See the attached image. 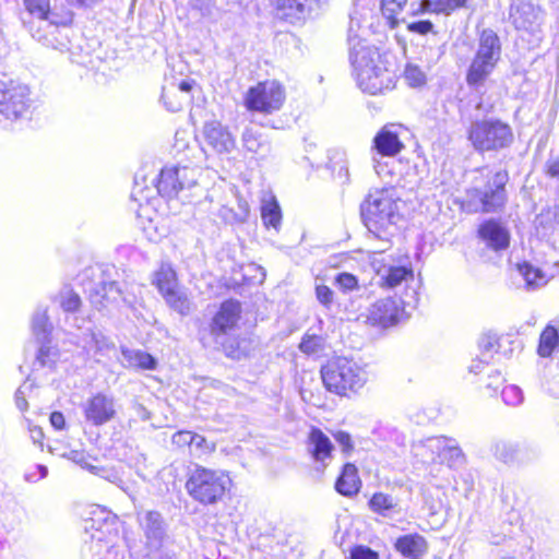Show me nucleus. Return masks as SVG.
<instances>
[{
	"label": "nucleus",
	"mask_w": 559,
	"mask_h": 559,
	"mask_svg": "<svg viewBox=\"0 0 559 559\" xmlns=\"http://www.w3.org/2000/svg\"><path fill=\"white\" fill-rule=\"evenodd\" d=\"M350 16L348 29L349 60L358 86L365 93L376 95L394 86V75L381 62L377 48L369 46L355 32Z\"/></svg>",
	"instance_id": "f257e3e1"
},
{
	"label": "nucleus",
	"mask_w": 559,
	"mask_h": 559,
	"mask_svg": "<svg viewBox=\"0 0 559 559\" xmlns=\"http://www.w3.org/2000/svg\"><path fill=\"white\" fill-rule=\"evenodd\" d=\"M400 200L389 189L370 191L360 205L364 225L374 238L381 240L385 250L392 237L397 233V224L402 218Z\"/></svg>",
	"instance_id": "f03ea898"
},
{
	"label": "nucleus",
	"mask_w": 559,
	"mask_h": 559,
	"mask_svg": "<svg viewBox=\"0 0 559 559\" xmlns=\"http://www.w3.org/2000/svg\"><path fill=\"white\" fill-rule=\"evenodd\" d=\"M199 175L200 168L195 166H166L160 170L155 186L148 187L145 185V178H140L136 174L131 199L139 203L140 209H143L154 199L155 193L169 199L179 197L180 193H185L197 185Z\"/></svg>",
	"instance_id": "7ed1b4c3"
},
{
	"label": "nucleus",
	"mask_w": 559,
	"mask_h": 559,
	"mask_svg": "<svg viewBox=\"0 0 559 559\" xmlns=\"http://www.w3.org/2000/svg\"><path fill=\"white\" fill-rule=\"evenodd\" d=\"M321 378L328 391L347 395L356 393L368 381V372L364 366L347 357H336L328 361L321 369Z\"/></svg>",
	"instance_id": "20e7f679"
},
{
	"label": "nucleus",
	"mask_w": 559,
	"mask_h": 559,
	"mask_svg": "<svg viewBox=\"0 0 559 559\" xmlns=\"http://www.w3.org/2000/svg\"><path fill=\"white\" fill-rule=\"evenodd\" d=\"M231 487V479L223 469L197 465L186 481L188 495L202 506H213L221 501Z\"/></svg>",
	"instance_id": "39448f33"
},
{
	"label": "nucleus",
	"mask_w": 559,
	"mask_h": 559,
	"mask_svg": "<svg viewBox=\"0 0 559 559\" xmlns=\"http://www.w3.org/2000/svg\"><path fill=\"white\" fill-rule=\"evenodd\" d=\"M501 41L497 33L490 28L479 34L477 47L466 72V83L469 87H483L493 73L501 58Z\"/></svg>",
	"instance_id": "423d86ee"
},
{
	"label": "nucleus",
	"mask_w": 559,
	"mask_h": 559,
	"mask_svg": "<svg viewBox=\"0 0 559 559\" xmlns=\"http://www.w3.org/2000/svg\"><path fill=\"white\" fill-rule=\"evenodd\" d=\"M467 139L475 151L484 153L510 146L513 132L507 122L489 118L473 121L467 129Z\"/></svg>",
	"instance_id": "0eeeda50"
},
{
	"label": "nucleus",
	"mask_w": 559,
	"mask_h": 559,
	"mask_svg": "<svg viewBox=\"0 0 559 559\" xmlns=\"http://www.w3.org/2000/svg\"><path fill=\"white\" fill-rule=\"evenodd\" d=\"M285 98V88L281 83L264 81L248 90L245 105L248 110L271 115L283 107Z\"/></svg>",
	"instance_id": "6e6552de"
},
{
	"label": "nucleus",
	"mask_w": 559,
	"mask_h": 559,
	"mask_svg": "<svg viewBox=\"0 0 559 559\" xmlns=\"http://www.w3.org/2000/svg\"><path fill=\"white\" fill-rule=\"evenodd\" d=\"M416 292L412 289V294L395 299L385 297L378 299L369 308L368 321L371 325L380 328H389L396 324L404 314V308L415 307L417 304Z\"/></svg>",
	"instance_id": "1a4fd4ad"
},
{
	"label": "nucleus",
	"mask_w": 559,
	"mask_h": 559,
	"mask_svg": "<svg viewBox=\"0 0 559 559\" xmlns=\"http://www.w3.org/2000/svg\"><path fill=\"white\" fill-rule=\"evenodd\" d=\"M31 104V92L27 85L10 81L1 87L0 115L7 120L15 121L26 118Z\"/></svg>",
	"instance_id": "9d476101"
},
{
	"label": "nucleus",
	"mask_w": 559,
	"mask_h": 559,
	"mask_svg": "<svg viewBox=\"0 0 559 559\" xmlns=\"http://www.w3.org/2000/svg\"><path fill=\"white\" fill-rule=\"evenodd\" d=\"M509 19L518 31L530 37L528 40L533 45H538L543 40L544 12L539 8L530 2L512 3Z\"/></svg>",
	"instance_id": "9b49d317"
},
{
	"label": "nucleus",
	"mask_w": 559,
	"mask_h": 559,
	"mask_svg": "<svg viewBox=\"0 0 559 559\" xmlns=\"http://www.w3.org/2000/svg\"><path fill=\"white\" fill-rule=\"evenodd\" d=\"M121 523L117 515L106 510L93 513V516L85 520V542L115 545L120 535Z\"/></svg>",
	"instance_id": "f8f14e48"
},
{
	"label": "nucleus",
	"mask_w": 559,
	"mask_h": 559,
	"mask_svg": "<svg viewBox=\"0 0 559 559\" xmlns=\"http://www.w3.org/2000/svg\"><path fill=\"white\" fill-rule=\"evenodd\" d=\"M508 180V173L501 170L493 175L485 191L475 190L474 194L479 200V205L474 211L484 213L500 211L507 201L506 185Z\"/></svg>",
	"instance_id": "ddd939ff"
},
{
	"label": "nucleus",
	"mask_w": 559,
	"mask_h": 559,
	"mask_svg": "<svg viewBox=\"0 0 559 559\" xmlns=\"http://www.w3.org/2000/svg\"><path fill=\"white\" fill-rule=\"evenodd\" d=\"M240 313L241 306L239 301L229 299L222 302L210 323V333L216 344L224 346L225 337L237 328Z\"/></svg>",
	"instance_id": "4468645a"
},
{
	"label": "nucleus",
	"mask_w": 559,
	"mask_h": 559,
	"mask_svg": "<svg viewBox=\"0 0 559 559\" xmlns=\"http://www.w3.org/2000/svg\"><path fill=\"white\" fill-rule=\"evenodd\" d=\"M84 418L94 426H102L116 416V402L110 395L97 393L88 397L83 404Z\"/></svg>",
	"instance_id": "2eb2a0df"
},
{
	"label": "nucleus",
	"mask_w": 559,
	"mask_h": 559,
	"mask_svg": "<svg viewBox=\"0 0 559 559\" xmlns=\"http://www.w3.org/2000/svg\"><path fill=\"white\" fill-rule=\"evenodd\" d=\"M241 144L245 152L258 163L266 160L272 155V145L267 136L252 124L245 127Z\"/></svg>",
	"instance_id": "dca6fc26"
},
{
	"label": "nucleus",
	"mask_w": 559,
	"mask_h": 559,
	"mask_svg": "<svg viewBox=\"0 0 559 559\" xmlns=\"http://www.w3.org/2000/svg\"><path fill=\"white\" fill-rule=\"evenodd\" d=\"M478 237L493 251L506 250L510 245V233L496 219L485 221L478 228Z\"/></svg>",
	"instance_id": "f3484780"
},
{
	"label": "nucleus",
	"mask_w": 559,
	"mask_h": 559,
	"mask_svg": "<svg viewBox=\"0 0 559 559\" xmlns=\"http://www.w3.org/2000/svg\"><path fill=\"white\" fill-rule=\"evenodd\" d=\"M333 450L330 438L321 429L312 427L307 441V451L312 460L324 468L332 461Z\"/></svg>",
	"instance_id": "a211bd4d"
},
{
	"label": "nucleus",
	"mask_w": 559,
	"mask_h": 559,
	"mask_svg": "<svg viewBox=\"0 0 559 559\" xmlns=\"http://www.w3.org/2000/svg\"><path fill=\"white\" fill-rule=\"evenodd\" d=\"M140 524L150 550H158L165 536V527L160 513L147 511L140 518Z\"/></svg>",
	"instance_id": "6ab92c4d"
},
{
	"label": "nucleus",
	"mask_w": 559,
	"mask_h": 559,
	"mask_svg": "<svg viewBox=\"0 0 559 559\" xmlns=\"http://www.w3.org/2000/svg\"><path fill=\"white\" fill-rule=\"evenodd\" d=\"M203 133L206 144L216 153H228L235 147L231 133L217 121L205 123Z\"/></svg>",
	"instance_id": "aec40b11"
},
{
	"label": "nucleus",
	"mask_w": 559,
	"mask_h": 559,
	"mask_svg": "<svg viewBox=\"0 0 559 559\" xmlns=\"http://www.w3.org/2000/svg\"><path fill=\"white\" fill-rule=\"evenodd\" d=\"M319 8V0H277L278 14L292 22L305 20L313 10Z\"/></svg>",
	"instance_id": "412c9836"
},
{
	"label": "nucleus",
	"mask_w": 559,
	"mask_h": 559,
	"mask_svg": "<svg viewBox=\"0 0 559 559\" xmlns=\"http://www.w3.org/2000/svg\"><path fill=\"white\" fill-rule=\"evenodd\" d=\"M373 148L381 156L391 157L397 155L404 148V144L393 126H385L373 138Z\"/></svg>",
	"instance_id": "4be33fe9"
},
{
	"label": "nucleus",
	"mask_w": 559,
	"mask_h": 559,
	"mask_svg": "<svg viewBox=\"0 0 559 559\" xmlns=\"http://www.w3.org/2000/svg\"><path fill=\"white\" fill-rule=\"evenodd\" d=\"M394 547L403 557L409 559H419L428 551L426 538L417 533L400 536Z\"/></svg>",
	"instance_id": "5701e85b"
},
{
	"label": "nucleus",
	"mask_w": 559,
	"mask_h": 559,
	"mask_svg": "<svg viewBox=\"0 0 559 559\" xmlns=\"http://www.w3.org/2000/svg\"><path fill=\"white\" fill-rule=\"evenodd\" d=\"M379 284L382 287L394 289L403 283L406 285L408 282L414 281V272L409 266L391 265L378 270Z\"/></svg>",
	"instance_id": "b1692460"
},
{
	"label": "nucleus",
	"mask_w": 559,
	"mask_h": 559,
	"mask_svg": "<svg viewBox=\"0 0 559 559\" xmlns=\"http://www.w3.org/2000/svg\"><path fill=\"white\" fill-rule=\"evenodd\" d=\"M437 463L447 464L450 468H460L466 463V456L459 442L450 437L441 436L440 456Z\"/></svg>",
	"instance_id": "393cba45"
},
{
	"label": "nucleus",
	"mask_w": 559,
	"mask_h": 559,
	"mask_svg": "<svg viewBox=\"0 0 559 559\" xmlns=\"http://www.w3.org/2000/svg\"><path fill=\"white\" fill-rule=\"evenodd\" d=\"M85 292L88 294L91 301L96 306H104V301H115L118 296L122 295V290L116 282H104L88 284L85 287Z\"/></svg>",
	"instance_id": "a878e982"
},
{
	"label": "nucleus",
	"mask_w": 559,
	"mask_h": 559,
	"mask_svg": "<svg viewBox=\"0 0 559 559\" xmlns=\"http://www.w3.org/2000/svg\"><path fill=\"white\" fill-rule=\"evenodd\" d=\"M360 485L361 481L358 476L357 467L352 463H346L341 475L336 479V491L342 496L352 497L359 491Z\"/></svg>",
	"instance_id": "bb28decb"
},
{
	"label": "nucleus",
	"mask_w": 559,
	"mask_h": 559,
	"mask_svg": "<svg viewBox=\"0 0 559 559\" xmlns=\"http://www.w3.org/2000/svg\"><path fill=\"white\" fill-rule=\"evenodd\" d=\"M506 343L511 344V341L508 337L498 336L496 333H485L480 336L478 342L479 355L489 360L500 355L507 357V352H501Z\"/></svg>",
	"instance_id": "cd10ccee"
},
{
	"label": "nucleus",
	"mask_w": 559,
	"mask_h": 559,
	"mask_svg": "<svg viewBox=\"0 0 559 559\" xmlns=\"http://www.w3.org/2000/svg\"><path fill=\"white\" fill-rule=\"evenodd\" d=\"M441 436L430 437L413 444V453L423 463H437L440 456Z\"/></svg>",
	"instance_id": "c85d7f7f"
},
{
	"label": "nucleus",
	"mask_w": 559,
	"mask_h": 559,
	"mask_svg": "<svg viewBox=\"0 0 559 559\" xmlns=\"http://www.w3.org/2000/svg\"><path fill=\"white\" fill-rule=\"evenodd\" d=\"M163 297L166 304L181 316H188L194 310L193 301L189 298L186 289L181 287H177Z\"/></svg>",
	"instance_id": "c756f323"
},
{
	"label": "nucleus",
	"mask_w": 559,
	"mask_h": 559,
	"mask_svg": "<svg viewBox=\"0 0 559 559\" xmlns=\"http://www.w3.org/2000/svg\"><path fill=\"white\" fill-rule=\"evenodd\" d=\"M121 354L127 367L143 370H153L156 367L154 357L143 350L122 348Z\"/></svg>",
	"instance_id": "7c9ffc66"
},
{
	"label": "nucleus",
	"mask_w": 559,
	"mask_h": 559,
	"mask_svg": "<svg viewBox=\"0 0 559 559\" xmlns=\"http://www.w3.org/2000/svg\"><path fill=\"white\" fill-rule=\"evenodd\" d=\"M261 217L266 227L278 229L282 222L280 204L274 195L270 194L262 199Z\"/></svg>",
	"instance_id": "2f4dec72"
},
{
	"label": "nucleus",
	"mask_w": 559,
	"mask_h": 559,
	"mask_svg": "<svg viewBox=\"0 0 559 559\" xmlns=\"http://www.w3.org/2000/svg\"><path fill=\"white\" fill-rule=\"evenodd\" d=\"M516 270L528 289L539 288L548 282L547 275L528 262L519 263Z\"/></svg>",
	"instance_id": "473e14b6"
},
{
	"label": "nucleus",
	"mask_w": 559,
	"mask_h": 559,
	"mask_svg": "<svg viewBox=\"0 0 559 559\" xmlns=\"http://www.w3.org/2000/svg\"><path fill=\"white\" fill-rule=\"evenodd\" d=\"M32 333L37 342H46L51 333V324L49 323L47 309L38 308L32 317Z\"/></svg>",
	"instance_id": "72a5a7b5"
},
{
	"label": "nucleus",
	"mask_w": 559,
	"mask_h": 559,
	"mask_svg": "<svg viewBox=\"0 0 559 559\" xmlns=\"http://www.w3.org/2000/svg\"><path fill=\"white\" fill-rule=\"evenodd\" d=\"M154 284L163 296L179 287L176 272L167 264H163L159 270L156 271Z\"/></svg>",
	"instance_id": "f704fd0d"
},
{
	"label": "nucleus",
	"mask_w": 559,
	"mask_h": 559,
	"mask_svg": "<svg viewBox=\"0 0 559 559\" xmlns=\"http://www.w3.org/2000/svg\"><path fill=\"white\" fill-rule=\"evenodd\" d=\"M40 344L36 359L34 362L35 368H52L58 360L59 352L56 347L49 345V340L46 342H38Z\"/></svg>",
	"instance_id": "c9c22d12"
},
{
	"label": "nucleus",
	"mask_w": 559,
	"mask_h": 559,
	"mask_svg": "<svg viewBox=\"0 0 559 559\" xmlns=\"http://www.w3.org/2000/svg\"><path fill=\"white\" fill-rule=\"evenodd\" d=\"M558 346V331L554 326L548 325L540 334L538 354L542 357H549Z\"/></svg>",
	"instance_id": "e433bc0d"
},
{
	"label": "nucleus",
	"mask_w": 559,
	"mask_h": 559,
	"mask_svg": "<svg viewBox=\"0 0 559 559\" xmlns=\"http://www.w3.org/2000/svg\"><path fill=\"white\" fill-rule=\"evenodd\" d=\"M369 507L381 516H390L396 507V502L390 495L376 492L369 500Z\"/></svg>",
	"instance_id": "4c0bfd02"
},
{
	"label": "nucleus",
	"mask_w": 559,
	"mask_h": 559,
	"mask_svg": "<svg viewBox=\"0 0 559 559\" xmlns=\"http://www.w3.org/2000/svg\"><path fill=\"white\" fill-rule=\"evenodd\" d=\"M556 224L555 214L550 210H545L536 215L533 226L536 235L540 238H545L555 230Z\"/></svg>",
	"instance_id": "58836bf2"
},
{
	"label": "nucleus",
	"mask_w": 559,
	"mask_h": 559,
	"mask_svg": "<svg viewBox=\"0 0 559 559\" xmlns=\"http://www.w3.org/2000/svg\"><path fill=\"white\" fill-rule=\"evenodd\" d=\"M472 0H435L430 3L431 10L439 14L449 15L455 10L468 8Z\"/></svg>",
	"instance_id": "ea45409f"
},
{
	"label": "nucleus",
	"mask_w": 559,
	"mask_h": 559,
	"mask_svg": "<svg viewBox=\"0 0 559 559\" xmlns=\"http://www.w3.org/2000/svg\"><path fill=\"white\" fill-rule=\"evenodd\" d=\"M26 10L40 20H50L49 0H24Z\"/></svg>",
	"instance_id": "a19ab883"
},
{
	"label": "nucleus",
	"mask_w": 559,
	"mask_h": 559,
	"mask_svg": "<svg viewBox=\"0 0 559 559\" xmlns=\"http://www.w3.org/2000/svg\"><path fill=\"white\" fill-rule=\"evenodd\" d=\"M162 99L166 109L171 112L181 110L183 105L188 103V97H182L170 88L163 92Z\"/></svg>",
	"instance_id": "79ce46f5"
},
{
	"label": "nucleus",
	"mask_w": 559,
	"mask_h": 559,
	"mask_svg": "<svg viewBox=\"0 0 559 559\" xmlns=\"http://www.w3.org/2000/svg\"><path fill=\"white\" fill-rule=\"evenodd\" d=\"M404 78L411 86H421L426 83L425 72L416 64L407 63L404 70Z\"/></svg>",
	"instance_id": "37998d69"
},
{
	"label": "nucleus",
	"mask_w": 559,
	"mask_h": 559,
	"mask_svg": "<svg viewBox=\"0 0 559 559\" xmlns=\"http://www.w3.org/2000/svg\"><path fill=\"white\" fill-rule=\"evenodd\" d=\"M503 402L509 406H519L523 403L524 395L522 390L514 384L507 385L501 391Z\"/></svg>",
	"instance_id": "c03bdc74"
},
{
	"label": "nucleus",
	"mask_w": 559,
	"mask_h": 559,
	"mask_svg": "<svg viewBox=\"0 0 559 559\" xmlns=\"http://www.w3.org/2000/svg\"><path fill=\"white\" fill-rule=\"evenodd\" d=\"M60 306L66 312H74L76 311L81 306V298L80 296L69 289L62 290L60 293Z\"/></svg>",
	"instance_id": "a18cd8bd"
},
{
	"label": "nucleus",
	"mask_w": 559,
	"mask_h": 559,
	"mask_svg": "<svg viewBox=\"0 0 559 559\" xmlns=\"http://www.w3.org/2000/svg\"><path fill=\"white\" fill-rule=\"evenodd\" d=\"M407 0H381L382 14L390 21H394L395 16L403 10Z\"/></svg>",
	"instance_id": "49530a36"
},
{
	"label": "nucleus",
	"mask_w": 559,
	"mask_h": 559,
	"mask_svg": "<svg viewBox=\"0 0 559 559\" xmlns=\"http://www.w3.org/2000/svg\"><path fill=\"white\" fill-rule=\"evenodd\" d=\"M492 453L498 460L507 463L513 460L515 450L510 443L506 441H497L492 445Z\"/></svg>",
	"instance_id": "de8ad7c7"
},
{
	"label": "nucleus",
	"mask_w": 559,
	"mask_h": 559,
	"mask_svg": "<svg viewBox=\"0 0 559 559\" xmlns=\"http://www.w3.org/2000/svg\"><path fill=\"white\" fill-rule=\"evenodd\" d=\"M33 389V383L29 380L25 381L15 392V405L21 412H25L28 407L26 395Z\"/></svg>",
	"instance_id": "09e8293b"
},
{
	"label": "nucleus",
	"mask_w": 559,
	"mask_h": 559,
	"mask_svg": "<svg viewBox=\"0 0 559 559\" xmlns=\"http://www.w3.org/2000/svg\"><path fill=\"white\" fill-rule=\"evenodd\" d=\"M100 334V331H94L91 329H87L80 341V345L82 348L86 352L87 355H92L93 350L95 349L96 340L98 338V335Z\"/></svg>",
	"instance_id": "8fccbe9b"
},
{
	"label": "nucleus",
	"mask_w": 559,
	"mask_h": 559,
	"mask_svg": "<svg viewBox=\"0 0 559 559\" xmlns=\"http://www.w3.org/2000/svg\"><path fill=\"white\" fill-rule=\"evenodd\" d=\"M299 348L307 355L316 354L321 348V340L316 335H306L302 338Z\"/></svg>",
	"instance_id": "3c124183"
},
{
	"label": "nucleus",
	"mask_w": 559,
	"mask_h": 559,
	"mask_svg": "<svg viewBox=\"0 0 559 559\" xmlns=\"http://www.w3.org/2000/svg\"><path fill=\"white\" fill-rule=\"evenodd\" d=\"M316 297H317L318 301L326 309H330L331 306L333 305V300H334L333 292L330 287H328L325 285H317Z\"/></svg>",
	"instance_id": "603ef678"
},
{
	"label": "nucleus",
	"mask_w": 559,
	"mask_h": 559,
	"mask_svg": "<svg viewBox=\"0 0 559 559\" xmlns=\"http://www.w3.org/2000/svg\"><path fill=\"white\" fill-rule=\"evenodd\" d=\"M350 559H379V554L367 546H355L350 550Z\"/></svg>",
	"instance_id": "864d4df0"
},
{
	"label": "nucleus",
	"mask_w": 559,
	"mask_h": 559,
	"mask_svg": "<svg viewBox=\"0 0 559 559\" xmlns=\"http://www.w3.org/2000/svg\"><path fill=\"white\" fill-rule=\"evenodd\" d=\"M336 283L344 292L354 290L357 285V278L350 273H341L336 277Z\"/></svg>",
	"instance_id": "5fc2aeb1"
},
{
	"label": "nucleus",
	"mask_w": 559,
	"mask_h": 559,
	"mask_svg": "<svg viewBox=\"0 0 559 559\" xmlns=\"http://www.w3.org/2000/svg\"><path fill=\"white\" fill-rule=\"evenodd\" d=\"M335 441L342 447L343 452L349 453L354 449L352 437L348 432L338 430L333 433Z\"/></svg>",
	"instance_id": "6e6d98bb"
},
{
	"label": "nucleus",
	"mask_w": 559,
	"mask_h": 559,
	"mask_svg": "<svg viewBox=\"0 0 559 559\" xmlns=\"http://www.w3.org/2000/svg\"><path fill=\"white\" fill-rule=\"evenodd\" d=\"M433 24L428 20L416 21L407 24V29L412 33L426 35L432 31Z\"/></svg>",
	"instance_id": "4d7b16f0"
},
{
	"label": "nucleus",
	"mask_w": 559,
	"mask_h": 559,
	"mask_svg": "<svg viewBox=\"0 0 559 559\" xmlns=\"http://www.w3.org/2000/svg\"><path fill=\"white\" fill-rule=\"evenodd\" d=\"M48 474V469L45 465L38 464L34 466V471H28L25 474V480L29 483H36L43 478H45Z\"/></svg>",
	"instance_id": "13d9d810"
},
{
	"label": "nucleus",
	"mask_w": 559,
	"mask_h": 559,
	"mask_svg": "<svg viewBox=\"0 0 559 559\" xmlns=\"http://www.w3.org/2000/svg\"><path fill=\"white\" fill-rule=\"evenodd\" d=\"M112 346V343L100 332L92 355H105Z\"/></svg>",
	"instance_id": "bf43d9fd"
},
{
	"label": "nucleus",
	"mask_w": 559,
	"mask_h": 559,
	"mask_svg": "<svg viewBox=\"0 0 559 559\" xmlns=\"http://www.w3.org/2000/svg\"><path fill=\"white\" fill-rule=\"evenodd\" d=\"M192 438H193L192 431H186V430L178 431L173 436V443L178 447H186V445L191 447Z\"/></svg>",
	"instance_id": "052dcab7"
},
{
	"label": "nucleus",
	"mask_w": 559,
	"mask_h": 559,
	"mask_svg": "<svg viewBox=\"0 0 559 559\" xmlns=\"http://www.w3.org/2000/svg\"><path fill=\"white\" fill-rule=\"evenodd\" d=\"M490 361H491V360H489V359H485L484 357H481V356L479 355V358H477V359L473 360V361H472V364H471V366L468 367L469 372H471V373H474V374H479V373H481V372L485 370V368H487V367L489 366V362H490Z\"/></svg>",
	"instance_id": "680f3d73"
},
{
	"label": "nucleus",
	"mask_w": 559,
	"mask_h": 559,
	"mask_svg": "<svg viewBox=\"0 0 559 559\" xmlns=\"http://www.w3.org/2000/svg\"><path fill=\"white\" fill-rule=\"evenodd\" d=\"M193 81L183 80L181 81L176 88H171L174 92H177L178 95L182 97H188V102L190 100V92L193 86Z\"/></svg>",
	"instance_id": "e2e57ef3"
},
{
	"label": "nucleus",
	"mask_w": 559,
	"mask_h": 559,
	"mask_svg": "<svg viewBox=\"0 0 559 559\" xmlns=\"http://www.w3.org/2000/svg\"><path fill=\"white\" fill-rule=\"evenodd\" d=\"M191 449L200 450L202 453L210 450L206 439L203 436L193 432Z\"/></svg>",
	"instance_id": "0e129e2a"
},
{
	"label": "nucleus",
	"mask_w": 559,
	"mask_h": 559,
	"mask_svg": "<svg viewBox=\"0 0 559 559\" xmlns=\"http://www.w3.org/2000/svg\"><path fill=\"white\" fill-rule=\"evenodd\" d=\"M488 380L489 381L486 383V386L496 391L503 379L498 370H490L488 373Z\"/></svg>",
	"instance_id": "69168bd1"
},
{
	"label": "nucleus",
	"mask_w": 559,
	"mask_h": 559,
	"mask_svg": "<svg viewBox=\"0 0 559 559\" xmlns=\"http://www.w3.org/2000/svg\"><path fill=\"white\" fill-rule=\"evenodd\" d=\"M50 424L51 426L57 429V430H61L64 428L66 426V419H64V416L62 413L60 412H53L51 413L50 415Z\"/></svg>",
	"instance_id": "338daca9"
},
{
	"label": "nucleus",
	"mask_w": 559,
	"mask_h": 559,
	"mask_svg": "<svg viewBox=\"0 0 559 559\" xmlns=\"http://www.w3.org/2000/svg\"><path fill=\"white\" fill-rule=\"evenodd\" d=\"M547 175L551 178H559V159L547 163Z\"/></svg>",
	"instance_id": "774afa93"
}]
</instances>
